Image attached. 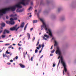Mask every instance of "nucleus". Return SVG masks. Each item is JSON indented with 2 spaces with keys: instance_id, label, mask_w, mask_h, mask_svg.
Segmentation results:
<instances>
[{
  "instance_id": "19",
  "label": "nucleus",
  "mask_w": 76,
  "mask_h": 76,
  "mask_svg": "<svg viewBox=\"0 0 76 76\" xmlns=\"http://www.w3.org/2000/svg\"><path fill=\"white\" fill-rule=\"evenodd\" d=\"M1 37H2V38H5L6 37V35H2L1 36Z\"/></svg>"
},
{
  "instance_id": "41",
  "label": "nucleus",
  "mask_w": 76,
  "mask_h": 76,
  "mask_svg": "<svg viewBox=\"0 0 76 76\" xmlns=\"http://www.w3.org/2000/svg\"><path fill=\"white\" fill-rule=\"evenodd\" d=\"M50 56H53V54H50Z\"/></svg>"
},
{
  "instance_id": "5",
  "label": "nucleus",
  "mask_w": 76,
  "mask_h": 76,
  "mask_svg": "<svg viewBox=\"0 0 76 76\" xmlns=\"http://www.w3.org/2000/svg\"><path fill=\"white\" fill-rule=\"evenodd\" d=\"M17 26H18V25H16L14 27L11 28H10V30L11 31H15H15H17L18 29L20 28V27H18V28H17Z\"/></svg>"
},
{
  "instance_id": "31",
  "label": "nucleus",
  "mask_w": 76,
  "mask_h": 76,
  "mask_svg": "<svg viewBox=\"0 0 76 76\" xmlns=\"http://www.w3.org/2000/svg\"><path fill=\"white\" fill-rule=\"evenodd\" d=\"M56 66V64H53V67H55Z\"/></svg>"
},
{
  "instance_id": "29",
  "label": "nucleus",
  "mask_w": 76,
  "mask_h": 76,
  "mask_svg": "<svg viewBox=\"0 0 76 76\" xmlns=\"http://www.w3.org/2000/svg\"><path fill=\"white\" fill-rule=\"evenodd\" d=\"M31 60L32 61L33 60V57H31Z\"/></svg>"
},
{
  "instance_id": "45",
  "label": "nucleus",
  "mask_w": 76,
  "mask_h": 76,
  "mask_svg": "<svg viewBox=\"0 0 76 76\" xmlns=\"http://www.w3.org/2000/svg\"><path fill=\"white\" fill-rule=\"evenodd\" d=\"M33 4V2H31V5H32Z\"/></svg>"
},
{
  "instance_id": "49",
  "label": "nucleus",
  "mask_w": 76,
  "mask_h": 76,
  "mask_svg": "<svg viewBox=\"0 0 76 76\" xmlns=\"http://www.w3.org/2000/svg\"><path fill=\"white\" fill-rule=\"evenodd\" d=\"M12 49H14V48H13V47H12Z\"/></svg>"
},
{
  "instance_id": "7",
  "label": "nucleus",
  "mask_w": 76,
  "mask_h": 76,
  "mask_svg": "<svg viewBox=\"0 0 76 76\" xmlns=\"http://www.w3.org/2000/svg\"><path fill=\"white\" fill-rule=\"evenodd\" d=\"M10 17H12V18H14V17H18V15H17V14H12L10 15Z\"/></svg>"
},
{
  "instance_id": "54",
  "label": "nucleus",
  "mask_w": 76,
  "mask_h": 76,
  "mask_svg": "<svg viewBox=\"0 0 76 76\" xmlns=\"http://www.w3.org/2000/svg\"><path fill=\"white\" fill-rule=\"evenodd\" d=\"M1 28L2 29H3V27H1Z\"/></svg>"
},
{
  "instance_id": "32",
  "label": "nucleus",
  "mask_w": 76,
  "mask_h": 76,
  "mask_svg": "<svg viewBox=\"0 0 76 76\" xmlns=\"http://www.w3.org/2000/svg\"><path fill=\"white\" fill-rule=\"evenodd\" d=\"M6 19H9V17L8 16H6Z\"/></svg>"
},
{
  "instance_id": "20",
  "label": "nucleus",
  "mask_w": 76,
  "mask_h": 76,
  "mask_svg": "<svg viewBox=\"0 0 76 76\" xmlns=\"http://www.w3.org/2000/svg\"><path fill=\"white\" fill-rule=\"evenodd\" d=\"M10 45V44L7 43V44H5L4 45H5V46H7L8 45Z\"/></svg>"
},
{
  "instance_id": "1",
  "label": "nucleus",
  "mask_w": 76,
  "mask_h": 76,
  "mask_svg": "<svg viewBox=\"0 0 76 76\" xmlns=\"http://www.w3.org/2000/svg\"><path fill=\"white\" fill-rule=\"evenodd\" d=\"M28 2H29V1L28 0H20V2L17 3L14 6L10 7L7 8H5L0 10V16H2L3 14L6 13V11H9V10L15 11L16 7L19 8L16 10L17 12H22V10L20 9V8L22 7L21 4H23V6H26L28 4Z\"/></svg>"
},
{
  "instance_id": "3",
  "label": "nucleus",
  "mask_w": 76,
  "mask_h": 76,
  "mask_svg": "<svg viewBox=\"0 0 76 76\" xmlns=\"http://www.w3.org/2000/svg\"><path fill=\"white\" fill-rule=\"evenodd\" d=\"M39 20H40V21H41L43 23V24L41 26V30H43L44 28H45V29L46 32V33L48 34L51 37H53V34H52V32H51V30L47 26L46 24L44 22L43 19L39 17Z\"/></svg>"
},
{
  "instance_id": "40",
  "label": "nucleus",
  "mask_w": 76,
  "mask_h": 76,
  "mask_svg": "<svg viewBox=\"0 0 76 76\" xmlns=\"http://www.w3.org/2000/svg\"><path fill=\"white\" fill-rule=\"evenodd\" d=\"M3 56L4 57L5 56V55H4V54H3Z\"/></svg>"
},
{
  "instance_id": "6",
  "label": "nucleus",
  "mask_w": 76,
  "mask_h": 76,
  "mask_svg": "<svg viewBox=\"0 0 76 76\" xmlns=\"http://www.w3.org/2000/svg\"><path fill=\"white\" fill-rule=\"evenodd\" d=\"M44 36H42V38H43V39H44V40H47L49 38V35H47V34H44Z\"/></svg>"
},
{
  "instance_id": "4",
  "label": "nucleus",
  "mask_w": 76,
  "mask_h": 76,
  "mask_svg": "<svg viewBox=\"0 0 76 76\" xmlns=\"http://www.w3.org/2000/svg\"><path fill=\"white\" fill-rule=\"evenodd\" d=\"M17 18H14L13 19V18H11L10 19V21H6V23L7 24H11V25H14L15 24V22L13 21V20H17Z\"/></svg>"
},
{
  "instance_id": "58",
  "label": "nucleus",
  "mask_w": 76,
  "mask_h": 76,
  "mask_svg": "<svg viewBox=\"0 0 76 76\" xmlns=\"http://www.w3.org/2000/svg\"><path fill=\"white\" fill-rule=\"evenodd\" d=\"M9 36V37H11V36H12V35H10Z\"/></svg>"
},
{
  "instance_id": "47",
  "label": "nucleus",
  "mask_w": 76,
  "mask_h": 76,
  "mask_svg": "<svg viewBox=\"0 0 76 76\" xmlns=\"http://www.w3.org/2000/svg\"><path fill=\"white\" fill-rule=\"evenodd\" d=\"M13 45H16L15 44H13Z\"/></svg>"
},
{
  "instance_id": "36",
  "label": "nucleus",
  "mask_w": 76,
  "mask_h": 76,
  "mask_svg": "<svg viewBox=\"0 0 76 76\" xmlns=\"http://www.w3.org/2000/svg\"><path fill=\"white\" fill-rule=\"evenodd\" d=\"M35 40V37L33 38V41H34Z\"/></svg>"
},
{
  "instance_id": "33",
  "label": "nucleus",
  "mask_w": 76,
  "mask_h": 76,
  "mask_svg": "<svg viewBox=\"0 0 76 76\" xmlns=\"http://www.w3.org/2000/svg\"><path fill=\"white\" fill-rule=\"evenodd\" d=\"M41 51H42V50H39V54H40V53H41Z\"/></svg>"
},
{
  "instance_id": "11",
  "label": "nucleus",
  "mask_w": 76,
  "mask_h": 76,
  "mask_svg": "<svg viewBox=\"0 0 76 76\" xmlns=\"http://www.w3.org/2000/svg\"><path fill=\"white\" fill-rule=\"evenodd\" d=\"M32 7H29L28 10V12H29L30 10H32Z\"/></svg>"
},
{
  "instance_id": "64",
  "label": "nucleus",
  "mask_w": 76,
  "mask_h": 76,
  "mask_svg": "<svg viewBox=\"0 0 76 76\" xmlns=\"http://www.w3.org/2000/svg\"><path fill=\"white\" fill-rule=\"evenodd\" d=\"M1 51H0V53H1Z\"/></svg>"
},
{
  "instance_id": "50",
  "label": "nucleus",
  "mask_w": 76,
  "mask_h": 76,
  "mask_svg": "<svg viewBox=\"0 0 76 76\" xmlns=\"http://www.w3.org/2000/svg\"><path fill=\"white\" fill-rule=\"evenodd\" d=\"M18 21H19V22H20V20H18Z\"/></svg>"
},
{
  "instance_id": "17",
  "label": "nucleus",
  "mask_w": 76,
  "mask_h": 76,
  "mask_svg": "<svg viewBox=\"0 0 76 76\" xmlns=\"http://www.w3.org/2000/svg\"><path fill=\"white\" fill-rule=\"evenodd\" d=\"M28 23H27L26 25V26H25L24 28V30H25H25H26V28H27V26H28Z\"/></svg>"
},
{
  "instance_id": "25",
  "label": "nucleus",
  "mask_w": 76,
  "mask_h": 76,
  "mask_svg": "<svg viewBox=\"0 0 76 76\" xmlns=\"http://www.w3.org/2000/svg\"><path fill=\"white\" fill-rule=\"evenodd\" d=\"M12 45H10L8 47V48H12Z\"/></svg>"
},
{
  "instance_id": "26",
  "label": "nucleus",
  "mask_w": 76,
  "mask_h": 76,
  "mask_svg": "<svg viewBox=\"0 0 76 76\" xmlns=\"http://www.w3.org/2000/svg\"><path fill=\"white\" fill-rule=\"evenodd\" d=\"M37 52H38V50H37V49H36L35 50V53H37Z\"/></svg>"
},
{
  "instance_id": "43",
  "label": "nucleus",
  "mask_w": 76,
  "mask_h": 76,
  "mask_svg": "<svg viewBox=\"0 0 76 76\" xmlns=\"http://www.w3.org/2000/svg\"><path fill=\"white\" fill-rule=\"evenodd\" d=\"M3 42V41H0V42Z\"/></svg>"
},
{
  "instance_id": "28",
  "label": "nucleus",
  "mask_w": 76,
  "mask_h": 76,
  "mask_svg": "<svg viewBox=\"0 0 76 76\" xmlns=\"http://www.w3.org/2000/svg\"><path fill=\"white\" fill-rule=\"evenodd\" d=\"M33 29H34V28H32L30 29V31H32L33 30Z\"/></svg>"
},
{
  "instance_id": "60",
  "label": "nucleus",
  "mask_w": 76,
  "mask_h": 76,
  "mask_svg": "<svg viewBox=\"0 0 76 76\" xmlns=\"http://www.w3.org/2000/svg\"><path fill=\"white\" fill-rule=\"evenodd\" d=\"M37 10H35V12H37Z\"/></svg>"
},
{
  "instance_id": "23",
  "label": "nucleus",
  "mask_w": 76,
  "mask_h": 76,
  "mask_svg": "<svg viewBox=\"0 0 76 76\" xmlns=\"http://www.w3.org/2000/svg\"><path fill=\"white\" fill-rule=\"evenodd\" d=\"M61 10V8H58V12H59V11H60V10Z\"/></svg>"
},
{
  "instance_id": "55",
  "label": "nucleus",
  "mask_w": 76,
  "mask_h": 76,
  "mask_svg": "<svg viewBox=\"0 0 76 76\" xmlns=\"http://www.w3.org/2000/svg\"><path fill=\"white\" fill-rule=\"evenodd\" d=\"M30 51H32V50H30Z\"/></svg>"
},
{
  "instance_id": "8",
  "label": "nucleus",
  "mask_w": 76,
  "mask_h": 76,
  "mask_svg": "<svg viewBox=\"0 0 76 76\" xmlns=\"http://www.w3.org/2000/svg\"><path fill=\"white\" fill-rule=\"evenodd\" d=\"M10 32V31H9V30L5 29L4 30V31L3 32V34H5L6 32H7V33H9Z\"/></svg>"
},
{
  "instance_id": "37",
  "label": "nucleus",
  "mask_w": 76,
  "mask_h": 76,
  "mask_svg": "<svg viewBox=\"0 0 76 76\" xmlns=\"http://www.w3.org/2000/svg\"><path fill=\"white\" fill-rule=\"evenodd\" d=\"M51 50H52L53 49V45L50 48Z\"/></svg>"
},
{
  "instance_id": "38",
  "label": "nucleus",
  "mask_w": 76,
  "mask_h": 76,
  "mask_svg": "<svg viewBox=\"0 0 76 76\" xmlns=\"http://www.w3.org/2000/svg\"><path fill=\"white\" fill-rule=\"evenodd\" d=\"M18 45H19V46H21V45H20V44L19 43L18 44Z\"/></svg>"
},
{
  "instance_id": "10",
  "label": "nucleus",
  "mask_w": 76,
  "mask_h": 76,
  "mask_svg": "<svg viewBox=\"0 0 76 76\" xmlns=\"http://www.w3.org/2000/svg\"><path fill=\"white\" fill-rule=\"evenodd\" d=\"M20 67H21L22 68H25V66L23 64H20Z\"/></svg>"
},
{
  "instance_id": "12",
  "label": "nucleus",
  "mask_w": 76,
  "mask_h": 76,
  "mask_svg": "<svg viewBox=\"0 0 76 76\" xmlns=\"http://www.w3.org/2000/svg\"><path fill=\"white\" fill-rule=\"evenodd\" d=\"M41 44H39V47H37L36 48L37 49V50H39V48H41Z\"/></svg>"
},
{
  "instance_id": "34",
  "label": "nucleus",
  "mask_w": 76,
  "mask_h": 76,
  "mask_svg": "<svg viewBox=\"0 0 76 76\" xmlns=\"http://www.w3.org/2000/svg\"><path fill=\"white\" fill-rule=\"evenodd\" d=\"M2 32L3 31L2 30L0 31V34H1V33H2Z\"/></svg>"
},
{
  "instance_id": "24",
  "label": "nucleus",
  "mask_w": 76,
  "mask_h": 76,
  "mask_svg": "<svg viewBox=\"0 0 76 76\" xmlns=\"http://www.w3.org/2000/svg\"><path fill=\"white\" fill-rule=\"evenodd\" d=\"M41 46H42V48H44V44H43Z\"/></svg>"
},
{
  "instance_id": "61",
  "label": "nucleus",
  "mask_w": 76,
  "mask_h": 76,
  "mask_svg": "<svg viewBox=\"0 0 76 76\" xmlns=\"http://www.w3.org/2000/svg\"><path fill=\"white\" fill-rule=\"evenodd\" d=\"M37 66H38V64H37Z\"/></svg>"
},
{
  "instance_id": "2",
  "label": "nucleus",
  "mask_w": 76,
  "mask_h": 76,
  "mask_svg": "<svg viewBox=\"0 0 76 76\" xmlns=\"http://www.w3.org/2000/svg\"><path fill=\"white\" fill-rule=\"evenodd\" d=\"M56 53L57 54H58L59 55L58 59H59L60 58V60L59 61L58 64V65H59V64H60V61H61L64 67V69L63 72V75H64V71L65 72H67V68H66L67 65H66V62H65V61H64L63 60L62 54H61V50H60V49L59 47H57Z\"/></svg>"
},
{
  "instance_id": "57",
  "label": "nucleus",
  "mask_w": 76,
  "mask_h": 76,
  "mask_svg": "<svg viewBox=\"0 0 76 76\" xmlns=\"http://www.w3.org/2000/svg\"><path fill=\"white\" fill-rule=\"evenodd\" d=\"M42 50H43V48H42L41 50H42Z\"/></svg>"
},
{
  "instance_id": "15",
  "label": "nucleus",
  "mask_w": 76,
  "mask_h": 76,
  "mask_svg": "<svg viewBox=\"0 0 76 76\" xmlns=\"http://www.w3.org/2000/svg\"><path fill=\"white\" fill-rule=\"evenodd\" d=\"M38 22V20H34L33 21V23H37Z\"/></svg>"
},
{
  "instance_id": "59",
  "label": "nucleus",
  "mask_w": 76,
  "mask_h": 76,
  "mask_svg": "<svg viewBox=\"0 0 76 76\" xmlns=\"http://www.w3.org/2000/svg\"><path fill=\"white\" fill-rule=\"evenodd\" d=\"M21 41H20V42H19L20 43H21Z\"/></svg>"
},
{
  "instance_id": "44",
  "label": "nucleus",
  "mask_w": 76,
  "mask_h": 76,
  "mask_svg": "<svg viewBox=\"0 0 76 76\" xmlns=\"http://www.w3.org/2000/svg\"><path fill=\"white\" fill-rule=\"evenodd\" d=\"M31 16H32V15H29L30 18H31Z\"/></svg>"
},
{
  "instance_id": "46",
  "label": "nucleus",
  "mask_w": 76,
  "mask_h": 76,
  "mask_svg": "<svg viewBox=\"0 0 76 76\" xmlns=\"http://www.w3.org/2000/svg\"><path fill=\"white\" fill-rule=\"evenodd\" d=\"M20 37H22V35H20L19 36Z\"/></svg>"
},
{
  "instance_id": "51",
  "label": "nucleus",
  "mask_w": 76,
  "mask_h": 76,
  "mask_svg": "<svg viewBox=\"0 0 76 76\" xmlns=\"http://www.w3.org/2000/svg\"><path fill=\"white\" fill-rule=\"evenodd\" d=\"M26 54H27V52H26Z\"/></svg>"
},
{
  "instance_id": "35",
  "label": "nucleus",
  "mask_w": 76,
  "mask_h": 76,
  "mask_svg": "<svg viewBox=\"0 0 76 76\" xmlns=\"http://www.w3.org/2000/svg\"><path fill=\"white\" fill-rule=\"evenodd\" d=\"M42 57H43V55H42L40 57V58H42Z\"/></svg>"
},
{
  "instance_id": "22",
  "label": "nucleus",
  "mask_w": 76,
  "mask_h": 76,
  "mask_svg": "<svg viewBox=\"0 0 76 76\" xmlns=\"http://www.w3.org/2000/svg\"><path fill=\"white\" fill-rule=\"evenodd\" d=\"M55 51V50L54 49L53 50L51 51V53H54V52Z\"/></svg>"
},
{
  "instance_id": "9",
  "label": "nucleus",
  "mask_w": 76,
  "mask_h": 76,
  "mask_svg": "<svg viewBox=\"0 0 76 76\" xmlns=\"http://www.w3.org/2000/svg\"><path fill=\"white\" fill-rule=\"evenodd\" d=\"M24 25L25 23H22L20 25V28H23Z\"/></svg>"
},
{
  "instance_id": "16",
  "label": "nucleus",
  "mask_w": 76,
  "mask_h": 76,
  "mask_svg": "<svg viewBox=\"0 0 76 76\" xmlns=\"http://www.w3.org/2000/svg\"><path fill=\"white\" fill-rule=\"evenodd\" d=\"M27 35L28 37V39H29L30 38V34L28 33H27Z\"/></svg>"
},
{
  "instance_id": "56",
  "label": "nucleus",
  "mask_w": 76,
  "mask_h": 76,
  "mask_svg": "<svg viewBox=\"0 0 76 76\" xmlns=\"http://www.w3.org/2000/svg\"><path fill=\"white\" fill-rule=\"evenodd\" d=\"M13 60L15 61V58H14L13 59Z\"/></svg>"
},
{
  "instance_id": "21",
  "label": "nucleus",
  "mask_w": 76,
  "mask_h": 76,
  "mask_svg": "<svg viewBox=\"0 0 76 76\" xmlns=\"http://www.w3.org/2000/svg\"><path fill=\"white\" fill-rule=\"evenodd\" d=\"M8 50H7L6 52V54H10V52H8Z\"/></svg>"
},
{
  "instance_id": "27",
  "label": "nucleus",
  "mask_w": 76,
  "mask_h": 76,
  "mask_svg": "<svg viewBox=\"0 0 76 76\" xmlns=\"http://www.w3.org/2000/svg\"><path fill=\"white\" fill-rule=\"evenodd\" d=\"M39 44V42H38L37 43V44L36 45V46H38Z\"/></svg>"
},
{
  "instance_id": "62",
  "label": "nucleus",
  "mask_w": 76,
  "mask_h": 76,
  "mask_svg": "<svg viewBox=\"0 0 76 76\" xmlns=\"http://www.w3.org/2000/svg\"><path fill=\"white\" fill-rule=\"evenodd\" d=\"M43 75H44V72L43 73Z\"/></svg>"
},
{
  "instance_id": "13",
  "label": "nucleus",
  "mask_w": 76,
  "mask_h": 76,
  "mask_svg": "<svg viewBox=\"0 0 76 76\" xmlns=\"http://www.w3.org/2000/svg\"><path fill=\"white\" fill-rule=\"evenodd\" d=\"M65 19V17H63L61 18V20H64Z\"/></svg>"
},
{
  "instance_id": "18",
  "label": "nucleus",
  "mask_w": 76,
  "mask_h": 76,
  "mask_svg": "<svg viewBox=\"0 0 76 76\" xmlns=\"http://www.w3.org/2000/svg\"><path fill=\"white\" fill-rule=\"evenodd\" d=\"M1 26H5V23H2L1 24Z\"/></svg>"
},
{
  "instance_id": "30",
  "label": "nucleus",
  "mask_w": 76,
  "mask_h": 76,
  "mask_svg": "<svg viewBox=\"0 0 76 76\" xmlns=\"http://www.w3.org/2000/svg\"><path fill=\"white\" fill-rule=\"evenodd\" d=\"M18 56H16L15 57V59H16V60L18 59Z\"/></svg>"
},
{
  "instance_id": "48",
  "label": "nucleus",
  "mask_w": 76,
  "mask_h": 76,
  "mask_svg": "<svg viewBox=\"0 0 76 76\" xmlns=\"http://www.w3.org/2000/svg\"><path fill=\"white\" fill-rule=\"evenodd\" d=\"M52 39H54V38L53 37Z\"/></svg>"
},
{
  "instance_id": "53",
  "label": "nucleus",
  "mask_w": 76,
  "mask_h": 76,
  "mask_svg": "<svg viewBox=\"0 0 76 76\" xmlns=\"http://www.w3.org/2000/svg\"><path fill=\"white\" fill-rule=\"evenodd\" d=\"M13 38H12V41H13Z\"/></svg>"
},
{
  "instance_id": "14",
  "label": "nucleus",
  "mask_w": 76,
  "mask_h": 76,
  "mask_svg": "<svg viewBox=\"0 0 76 76\" xmlns=\"http://www.w3.org/2000/svg\"><path fill=\"white\" fill-rule=\"evenodd\" d=\"M57 45V42L56 40H55L54 46H56Z\"/></svg>"
},
{
  "instance_id": "39",
  "label": "nucleus",
  "mask_w": 76,
  "mask_h": 76,
  "mask_svg": "<svg viewBox=\"0 0 76 76\" xmlns=\"http://www.w3.org/2000/svg\"><path fill=\"white\" fill-rule=\"evenodd\" d=\"M7 64L10 65V63H7Z\"/></svg>"
},
{
  "instance_id": "63",
  "label": "nucleus",
  "mask_w": 76,
  "mask_h": 76,
  "mask_svg": "<svg viewBox=\"0 0 76 76\" xmlns=\"http://www.w3.org/2000/svg\"><path fill=\"white\" fill-rule=\"evenodd\" d=\"M12 55V53L10 54V56H11Z\"/></svg>"
},
{
  "instance_id": "52",
  "label": "nucleus",
  "mask_w": 76,
  "mask_h": 76,
  "mask_svg": "<svg viewBox=\"0 0 76 76\" xmlns=\"http://www.w3.org/2000/svg\"><path fill=\"white\" fill-rule=\"evenodd\" d=\"M19 50H20V48L19 47L18 48Z\"/></svg>"
},
{
  "instance_id": "42",
  "label": "nucleus",
  "mask_w": 76,
  "mask_h": 76,
  "mask_svg": "<svg viewBox=\"0 0 76 76\" xmlns=\"http://www.w3.org/2000/svg\"><path fill=\"white\" fill-rule=\"evenodd\" d=\"M10 61L11 62H13V60H11Z\"/></svg>"
}]
</instances>
